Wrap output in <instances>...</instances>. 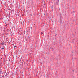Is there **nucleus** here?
Returning <instances> with one entry per match:
<instances>
[{
  "instance_id": "f257e3e1",
  "label": "nucleus",
  "mask_w": 78,
  "mask_h": 78,
  "mask_svg": "<svg viewBox=\"0 0 78 78\" xmlns=\"http://www.w3.org/2000/svg\"><path fill=\"white\" fill-rule=\"evenodd\" d=\"M4 44H5V42L2 43V45H4Z\"/></svg>"
},
{
  "instance_id": "0eeeda50",
  "label": "nucleus",
  "mask_w": 78,
  "mask_h": 78,
  "mask_svg": "<svg viewBox=\"0 0 78 78\" xmlns=\"http://www.w3.org/2000/svg\"><path fill=\"white\" fill-rule=\"evenodd\" d=\"M1 59H2V58H1Z\"/></svg>"
},
{
  "instance_id": "7ed1b4c3",
  "label": "nucleus",
  "mask_w": 78,
  "mask_h": 78,
  "mask_svg": "<svg viewBox=\"0 0 78 78\" xmlns=\"http://www.w3.org/2000/svg\"><path fill=\"white\" fill-rule=\"evenodd\" d=\"M41 34H43V33L42 32H41Z\"/></svg>"
},
{
  "instance_id": "f03ea898",
  "label": "nucleus",
  "mask_w": 78,
  "mask_h": 78,
  "mask_svg": "<svg viewBox=\"0 0 78 78\" xmlns=\"http://www.w3.org/2000/svg\"><path fill=\"white\" fill-rule=\"evenodd\" d=\"M4 73L5 75H7L6 73V72H5Z\"/></svg>"
},
{
  "instance_id": "6e6552de",
  "label": "nucleus",
  "mask_w": 78,
  "mask_h": 78,
  "mask_svg": "<svg viewBox=\"0 0 78 78\" xmlns=\"http://www.w3.org/2000/svg\"><path fill=\"white\" fill-rule=\"evenodd\" d=\"M3 49V48H2Z\"/></svg>"
},
{
  "instance_id": "423d86ee",
  "label": "nucleus",
  "mask_w": 78,
  "mask_h": 78,
  "mask_svg": "<svg viewBox=\"0 0 78 78\" xmlns=\"http://www.w3.org/2000/svg\"><path fill=\"white\" fill-rule=\"evenodd\" d=\"M9 61H11V59H9Z\"/></svg>"
},
{
  "instance_id": "39448f33",
  "label": "nucleus",
  "mask_w": 78,
  "mask_h": 78,
  "mask_svg": "<svg viewBox=\"0 0 78 78\" xmlns=\"http://www.w3.org/2000/svg\"><path fill=\"white\" fill-rule=\"evenodd\" d=\"M16 46H14V48H16Z\"/></svg>"
},
{
  "instance_id": "20e7f679",
  "label": "nucleus",
  "mask_w": 78,
  "mask_h": 78,
  "mask_svg": "<svg viewBox=\"0 0 78 78\" xmlns=\"http://www.w3.org/2000/svg\"><path fill=\"white\" fill-rule=\"evenodd\" d=\"M2 56V55L1 54V53H0V56Z\"/></svg>"
}]
</instances>
